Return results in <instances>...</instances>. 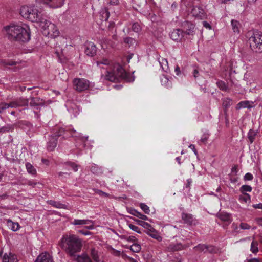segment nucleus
<instances>
[{"instance_id": "864d4df0", "label": "nucleus", "mask_w": 262, "mask_h": 262, "mask_svg": "<svg viewBox=\"0 0 262 262\" xmlns=\"http://www.w3.org/2000/svg\"><path fill=\"white\" fill-rule=\"evenodd\" d=\"M128 226H129V228L130 229H132V230H133V231H135V232H137L138 233H141V231L140 230V228L138 226H135V225H134L133 224H129Z\"/></svg>"}, {"instance_id": "0eeeda50", "label": "nucleus", "mask_w": 262, "mask_h": 262, "mask_svg": "<svg viewBox=\"0 0 262 262\" xmlns=\"http://www.w3.org/2000/svg\"><path fill=\"white\" fill-rule=\"evenodd\" d=\"M73 89L78 92H82L89 90L90 86V81L82 78H75L72 80Z\"/></svg>"}, {"instance_id": "a18cd8bd", "label": "nucleus", "mask_w": 262, "mask_h": 262, "mask_svg": "<svg viewBox=\"0 0 262 262\" xmlns=\"http://www.w3.org/2000/svg\"><path fill=\"white\" fill-rule=\"evenodd\" d=\"M232 103V101L229 98H226L224 100L223 105L225 108H228Z\"/></svg>"}, {"instance_id": "a211bd4d", "label": "nucleus", "mask_w": 262, "mask_h": 262, "mask_svg": "<svg viewBox=\"0 0 262 262\" xmlns=\"http://www.w3.org/2000/svg\"><path fill=\"white\" fill-rule=\"evenodd\" d=\"M182 219L184 222L188 225L195 224L196 220L191 214L182 213Z\"/></svg>"}, {"instance_id": "0e129e2a", "label": "nucleus", "mask_w": 262, "mask_h": 262, "mask_svg": "<svg viewBox=\"0 0 262 262\" xmlns=\"http://www.w3.org/2000/svg\"><path fill=\"white\" fill-rule=\"evenodd\" d=\"M203 25L206 28L211 29V26L210 24L206 21H203Z\"/></svg>"}, {"instance_id": "c9c22d12", "label": "nucleus", "mask_w": 262, "mask_h": 262, "mask_svg": "<svg viewBox=\"0 0 262 262\" xmlns=\"http://www.w3.org/2000/svg\"><path fill=\"white\" fill-rule=\"evenodd\" d=\"M239 200L241 202L247 203L250 200V196L247 193H244L239 196Z\"/></svg>"}, {"instance_id": "bb28decb", "label": "nucleus", "mask_w": 262, "mask_h": 262, "mask_svg": "<svg viewBox=\"0 0 262 262\" xmlns=\"http://www.w3.org/2000/svg\"><path fill=\"white\" fill-rule=\"evenodd\" d=\"M131 214L137 216L143 220H148V218L145 215H144L140 212L137 211L135 209H131L129 212Z\"/></svg>"}, {"instance_id": "f704fd0d", "label": "nucleus", "mask_w": 262, "mask_h": 262, "mask_svg": "<svg viewBox=\"0 0 262 262\" xmlns=\"http://www.w3.org/2000/svg\"><path fill=\"white\" fill-rule=\"evenodd\" d=\"M258 242L257 241H252L251 244L250 250L253 253H257L258 251Z\"/></svg>"}, {"instance_id": "cd10ccee", "label": "nucleus", "mask_w": 262, "mask_h": 262, "mask_svg": "<svg viewBox=\"0 0 262 262\" xmlns=\"http://www.w3.org/2000/svg\"><path fill=\"white\" fill-rule=\"evenodd\" d=\"M91 255L95 262H100V255L98 253V251L95 248H93L91 250Z\"/></svg>"}, {"instance_id": "39448f33", "label": "nucleus", "mask_w": 262, "mask_h": 262, "mask_svg": "<svg viewBox=\"0 0 262 262\" xmlns=\"http://www.w3.org/2000/svg\"><path fill=\"white\" fill-rule=\"evenodd\" d=\"M39 26L42 29V33L46 36L55 38L59 35V32L57 27L48 20L46 16L41 19Z\"/></svg>"}, {"instance_id": "4c0bfd02", "label": "nucleus", "mask_w": 262, "mask_h": 262, "mask_svg": "<svg viewBox=\"0 0 262 262\" xmlns=\"http://www.w3.org/2000/svg\"><path fill=\"white\" fill-rule=\"evenodd\" d=\"M141 247L140 245L137 243H134L130 247V250L134 252L138 253L140 251Z\"/></svg>"}, {"instance_id": "4468645a", "label": "nucleus", "mask_w": 262, "mask_h": 262, "mask_svg": "<svg viewBox=\"0 0 262 262\" xmlns=\"http://www.w3.org/2000/svg\"><path fill=\"white\" fill-rule=\"evenodd\" d=\"M85 53L89 56H94L96 54L97 48L95 45L92 42L85 43Z\"/></svg>"}, {"instance_id": "f3484780", "label": "nucleus", "mask_w": 262, "mask_h": 262, "mask_svg": "<svg viewBox=\"0 0 262 262\" xmlns=\"http://www.w3.org/2000/svg\"><path fill=\"white\" fill-rule=\"evenodd\" d=\"M193 16L199 19H202L205 18L204 10L200 7H194L191 12Z\"/></svg>"}, {"instance_id": "ea45409f", "label": "nucleus", "mask_w": 262, "mask_h": 262, "mask_svg": "<svg viewBox=\"0 0 262 262\" xmlns=\"http://www.w3.org/2000/svg\"><path fill=\"white\" fill-rule=\"evenodd\" d=\"M239 190L242 193H246V192H251L252 187L249 185H244L241 186Z\"/></svg>"}, {"instance_id": "6e6552de", "label": "nucleus", "mask_w": 262, "mask_h": 262, "mask_svg": "<svg viewBox=\"0 0 262 262\" xmlns=\"http://www.w3.org/2000/svg\"><path fill=\"white\" fill-rule=\"evenodd\" d=\"M65 131L64 128H61L54 135L50 136L47 145V149L49 151H51L54 150L57 144L58 138L62 136Z\"/></svg>"}, {"instance_id": "6ab92c4d", "label": "nucleus", "mask_w": 262, "mask_h": 262, "mask_svg": "<svg viewBox=\"0 0 262 262\" xmlns=\"http://www.w3.org/2000/svg\"><path fill=\"white\" fill-rule=\"evenodd\" d=\"M35 262H53V259L49 253L44 252L37 257Z\"/></svg>"}, {"instance_id": "7c9ffc66", "label": "nucleus", "mask_w": 262, "mask_h": 262, "mask_svg": "<svg viewBox=\"0 0 262 262\" xmlns=\"http://www.w3.org/2000/svg\"><path fill=\"white\" fill-rule=\"evenodd\" d=\"M49 204L52 206H54L57 208H63L65 209L67 208V205L65 204H63L59 202H57L53 200H50L49 201Z\"/></svg>"}, {"instance_id": "052dcab7", "label": "nucleus", "mask_w": 262, "mask_h": 262, "mask_svg": "<svg viewBox=\"0 0 262 262\" xmlns=\"http://www.w3.org/2000/svg\"><path fill=\"white\" fill-rule=\"evenodd\" d=\"M208 136L207 135H204L201 138L200 141L203 143H205L208 140Z\"/></svg>"}, {"instance_id": "20e7f679", "label": "nucleus", "mask_w": 262, "mask_h": 262, "mask_svg": "<svg viewBox=\"0 0 262 262\" xmlns=\"http://www.w3.org/2000/svg\"><path fill=\"white\" fill-rule=\"evenodd\" d=\"M20 14L24 18L38 24L41 19L45 16L41 15L40 12L34 6H24L20 8Z\"/></svg>"}, {"instance_id": "3c124183", "label": "nucleus", "mask_w": 262, "mask_h": 262, "mask_svg": "<svg viewBox=\"0 0 262 262\" xmlns=\"http://www.w3.org/2000/svg\"><path fill=\"white\" fill-rule=\"evenodd\" d=\"M102 19L107 20L109 17L110 13L107 9H105L102 12Z\"/></svg>"}, {"instance_id": "9b49d317", "label": "nucleus", "mask_w": 262, "mask_h": 262, "mask_svg": "<svg viewBox=\"0 0 262 262\" xmlns=\"http://www.w3.org/2000/svg\"><path fill=\"white\" fill-rule=\"evenodd\" d=\"M188 247V245H183L181 243H171L166 247L165 251L169 252H173L184 249Z\"/></svg>"}, {"instance_id": "423d86ee", "label": "nucleus", "mask_w": 262, "mask_h": 262, "mask_svg": "<svg viewBox=\"0 0 262 262\" xmlns=\"http://www.w3.org/2000/svg\"><path fill=\"white\" fill-rule=\"evenodd\" d=\"M250 47L253 52L262 53V32L255 31L249 38Z\"/></svg>"}, {"instance_id": "72a5a7b5", "label": "nucleus", "mask_w": 262, "mask_h": 262, "mask_svg": "<svg viewBox=\"0 0 262 262\" xmlns=\"http://www.w3.org/2000/svg\"><path fill=\"white\" fill-rule=\"evenodd\" d=\"M231 26L232 30L235 33H239V28L240 26V24L238 21L232 20Z\"/></svg>"}, {"instance_id": "f8f14e48", "label": "nucleus", "mask_w": 262, "mask_h": 262, "mask_svg": "<svg viewBox=\"0 0 262 262\" xmlns=\"http://www.w3.org/2000/svg\"><path fill=\"white\" fill-rule=\"evenodd\" d=\"M42 3L52 8H58L62 7L65 0H41Z\"/></svg>"}, {"instance_id": "4be33fe9", "label": "nucleus", "mask_w": 262, "mask_h": 262, "mask_svg": "<svg viewBox=\"0 0 262 262\" xmlns=\"http://www.w3.org/2000/svg\"><path fill=\"white\" fill-rule=\"evenodd\" d=\"M16 259V255L11 253H9V254L5 253L2 258L3 262H15Z\"/></svg>"}, {"instance_id": "8fccbe9b", "label": "nucleus", "mask_w": 262, "mask_h": 262, "mask_svg": "<svg viewBox=\"0 0 262 262\" xmlns=\"http://www.w3.org/2000/svg\"><path fill=\"white\" fill-rule=\"evenodd\" d=\"M132 30L135 32H139L141 31V28L138 23H135L132 25Z\"/></svg>"}, {"instance_id": "680f3d73", "label": "nucleus", "mask_w": 262, "mask_h": 262, "mask_svg": "<svg viewBox=\"0 0 262 262\" xmlns=\"http://www.w3.org/2000/svg\"><path fill=\"white\" fill-rule=\"evenodd\" d=\"M252 207L255 209H262V203H259L256 204H254L252 205Z\"/></svg>"}, {"instance_id": "aec40b11", "label": "nucleus", "mask_w": 262, "mask_h": 262, "mask_svg": "<svg viewBox=\"0 0 262 262\" xmlns=\"http://www.w3.org/2000/svg\"><path fill=\"white\" fill-rule=\"evenodd\" d=\"M255 106L254 102L252 101L245 100L239 102L236 105V108L237 110L242 108H251Z\"/></svg>"}, {"instance_id": "dca6fc26", "label": "nucleus", "mask_w": 262, "mask_h": 262, "mask_svg": "<svg viewBox=\"0 0 262 262\" xmlns=\"http://www.w3.org/2000/svg\"><path fill=\"white\" fill-rule=\"evenodd\" d=\"M30 100L29 104L30 106L37 109L38 107L43 106L45 104V101L39 97H31L30 98Z\"/></svg>"}, {"instance_id": "5701e85b", "label": "nucleus", "mask_w": 262, "mask_h": 262, "mask_svg": "<svg viewBox=\"0 0 262 262\" xmlns=\"http://www.w3.org/2000/svg\"><path fill=\"white\" fill-rule=\"evenodd\" d=\"M161 82L162 85L167 88V89L171 88L172 86V83L170 80H169L168 77L165 75H163L161 78Z\"/></svg>"}, {"instance_id": "9d476101", "label": "nucleus", "mask_w": 262, "mask_h": 262, "mask_svg": "<svg viewBox=\"0 0 262 262\" xmlns=\"http://www.w3.org/2000/svg\"><path fill=\"white\" fill-rule=\"evenodd\" d=\"M29 99L22 97L18 98L11 102V107L15 108L17 107L27 106L29 103Z\"/></svg>"}, {"instance_id": "09e8293b", "label": "nucleus", "mask_w": 262, "mask_h": 262, "mask_svg": "<svg viewBox=\"0 0 262 262\" xmlns=\"http://www.w3.org/2000/svg\"><path fill=\"white\" fill-rule=\"evenodd\" d=\"M124 42L130 47L135 43V40L130 37H127L124 39Z\"/></svg>"}, {"instance_id": "13d9d810", "label": "nucleus", "mask_w": 262, "mask_h": 262, "mask_svg": "<svg viewBox=\"0 0 262 262\" xmlns=\"http://www.w3.org/2000/svg\"><path fill=\"white\" fill-rule=\"evenodd\" d=\"M253 179V175L250 173H247L245 176H244V180H248V181H250V180H252V179Z\"/></svg>"}, {"instance_id": "ddd939ff", "label": "nucleus", "mask_w": 262, "mask_h": 262, "mask_svg": "<svg viewBox=\"0 0 262 262\" xmlns=\"http://www.w3.org/2000/svg\"><path fill=\"white\" fill-rule=\"evenodd\" d=\"M183 27L186 30L184 32V35L185 34L188 35H193L195 33V25L188 21H184L183 23Z\"/></svg>"}, {"instance_id": "e2e57ef3", "label": "nucleus", "mask_w": 262, "mask_h": 262, "mask_svg": "<svg viewBox=\"0 0 262 262\" xmlns=\"http://www.w3.org/2000/svg\"><path fill=\"white\" fill-rule=\"evenodd\" d=\"M78 232L84 235H91V232H90L89 231H84L83 230H79Z\"/></svg>"}, {"instance_id": "bf43d9fd", "label": "nucleus", "mask_w": 262, "mask_h": 262, "mask_svg": "<svg viewBox=\"0 0 262 262\" xmlns=\"http://www.w3.org/2000/svg\"><path fill=\"white\" fill-rule=\"evenodd\" d=\"M112 250H113L112 254L116 256H119L120 255L121 252L120 251L115 250L114 249H112Z\"/></svg>"}, {"instance_id": "2eb2a0df", "label": "nucleus", "mask_w": 262, "mask_h": 262, "mask_svg": "<svg viewBox=\"0 0 262 262\" xmlns=\"http://www.w3.org/2000/svg\"><path fill=\"white\" fill-rule=\"evenodd\" d=\"M184 36V31L180 29H174L170 33V38L174 41H180Z\"/></svg>"}, {"instance_id": "69168bd1", "label": "nucleus", "mask_w": 262, "mask_h": 262, "mask_svg": "<svg viewBox=\"0 0 262 262\" xmlns=\"http://www.w3.org/2000/svg\"><path fill=\"white\" fill-rule=\"evenodd\" d=\"M189 147L193 150V151L194 152L195 155H197V151L195 148L194 145L191 144L189 145Z\"/></svg>"}, {"instance_id": "a878e982", "label": "nucleus", "mask_w": 262, "mask_h": 262, "mask_svg": "<svg viewBox=\"0 0 262 262\" xmlns=\"http://www.w3.org/2000/svg\"><path fill=\"white\" fill-rule=\"evenodd\" d=\"M7 224L9 228L14 231H17L19 228V224L18 223L13 222L11 220H7Z\"/></svg>"}, {"instance_id": "58836bf2", "label": "nucleus", "mask_w": 262, "mask_h": 262, "mask_svg": "<svg viewBox=\"0 0 262 262\" xmlns=\"http://www.w3.org/2000/svg\"><path fill=\"white\" fill-rule=\"evenodd\" d=\"M136 221L138 223L139 225L142 226L144 228L146 229L147 231L149 230L152 227L151 225H150L149 223L147 222L137 220Z\"/></svg>"}, {"instance_id": "79ce46f5", "label": "nucleus", "mask_w": 262, "mask_h": 262, "mask_svg": "<svg viewBox=\"0 0 262 262\" xmlns=\"http://www.w3.org/2000/svg\"><path fill=\"white\" fill-rule=\"evenodd\" d=\"M207 253H215L217 251V248L210 245H207Z\"/></svg>"}, {"instance_id": "774afa93", "label": "nucleus", "mask_w": 262, "mask_h": 262, "mask_svg": "<svg viewBox=\"0 0 262 262\" xmlns=\"http://www.w3.org/2000/svg\"><path fill=\"white\" fill-rule=\"evenodd\" d=\"M247 262H259V261L258 259L256 258H251V259L248 260Z\"/></svg>"}, {"instance_id": "412c9836", "label": "nucleus", "mask_w": 262, "mask_h": 262, "mask_svg": "<svg viewBox=\"0 0 262 262\" xmlns=\"http://www.w3.org/2000/svg\"><path fill=\"white\" fill-rule=\"evenodd\" d=\"M146 233L152 238L157 239L158 241H161L162 237L159 233L152 227L149 230L147 231Z\"/></svg>"}, {"instance_id": "a19ab883", "label": "nucleus", "mask_w": 262, "mask_h": 262, "mask_svg": "<svg viewBox=\"0 0 262 262\" xmlns=\"http://www.w3.org/2000/svg\"><path fill=\"white\" fill-rule=\"evenodd\" d=\"M256 133L253 130H250L248 134V138L251 143H253L255 139V137L256 136Z\"/></svg>"}, {"instance_id": "603ef678", "label": "nucleus", "mask_w": 262, "mask_h": 262, "mask_svg": "<svg viewBox=\"0 0 262 262\" xmlns=\"http://www.w3.org/2000/svg\"><path fill=\"white\" fill-rule=\"evenodd\" d=\"M121 238L124 239L129 242H135L137 240V239L134 236H123V237H122Z\"/></svg>"}, {"instance_id": "e433bc0d", "label": "nucleus", "mask_w": 262, "mask_h": 262, "mask_svg": "<svg viewBox=\"0 0 262 262\" xmlns=\"http://www.w3.org/2000/svg\"><path fill=\"white\" fill-rule=\"evenodd\" d=\"M216 85L221 90L226 91L228 90V86L224 81L220 80L216 82Z\"/></svg>"}, {"instance_id": "7ed1b4c3", "label": "nucleus", "mask_w": 262, "mask_h": 262, "mask_svg": "<svg viewBox=\"0 0 262 262\" xmlns=\"http://www.w3.org/2000/svg\"><path fill=\"white\" fill-rule=\"evenodd\" d=\"M60 246L70 256H73L80 251L82 243L78 236L73 234L66 235L61 239Z\"/></svg>"}, {"instance_id": "338daca9", "label": "nucleus", "mask_w": 262, "mask_h": 262, "mask_svg": "<svg viewBox=\"0 0 262 262\" xmlns=\"http://www.w3.org/2000/svg\"><path fill=\"white\" fill-rule=\"evenodd\" d=\"M255 221L259 226H262V217L256 218Z\"/></svg>"}, {"instance_id": "c85d7f7f", "label": "nucleus", "mask_w": 262, "mask_h": 262, "mask_svg": "<svg viewBox=\"0 0 262 262\" xmlns=\"http://www.w3.org/2000/svg\"><path fill=\"white\" fill-rule=\"evenodd\" d=\"M27 172L33 176L36 174V170L34 167L29 162H27L25 164Z\"/></svg>"}, {"instance_id": "2f4dec72", "label": "nucleus", "mask_w": 262, "mask_h": 262, "mask_svg": "<svg viewBox=\"0 0 262 262\" xmlns=\"http://www.w3.org/2000/svg\"><path fill=\"white\" fill-rule=\"evenodd\" d=\"M193 249L199 252H203L207 253V245L203 244H199L193 248Z\"/></svg>"}, {"instance_id": "c03bdc74", "label": "nucleus", "mask_w": 262, "mask_h": 262, "mask_svg": "<svg viewBox=\"0 0 262 262\" xmlns=\"http://www.w3.org/2000/svg\"><path fill=\"white\" fill-rule=\"evenodd\" d=\"M13 129V127L12 125H8L6 126H3L0 128V133H4L6 132H8L10 130H11Z\"/></svg>"}, {"instance_id": "393cba45", "label": "nucleus", "mask_w": 262, "mask_h": 262, "mask_svg": "<svg viewBox=\"0 0 262 262\" xmlns=\"http://www.w3.org/2000/svg\"><path fill=\"white\" fill-rule=\"evenodd\" d=\"M77 262H92L90 256L86 254H82L78 255L76 258Z\"/></svg>"}, {"instance_id": "1a4fd4ad", "label": "nucleus", "mask_w": 262, "mask_h": 262, "mask_svg": "<svg viewBox=\"0 0 262 262\" xmlns=\"http://www.w3.org/2000/svg\"><path fill=\"white\" fill-rule=\"evenodd\" d=\"M71 223L74 225H87L88 226H85V228L89 230H92L94 228V222L90 220L74 219Z\"/></svg>"}, {"instance_id": "37998d69", "label": "nucleus", "mask_w": 262, "mask_h": 262, "mask_svg": "<svg viewBox=\"0 0 262 262\" xmlns=\"http://www.w3.org/2000/svg\"><path fill=\"white\" fill-rule=\"evenodd\" d=\"M9 107H11V102L9 103H0V114Z\"/></svg>"}, {"instance_id": "f257e3e1", "label": "nucleus", "mask_w": 262, "mask_h": 262, "mask_svg": "<svg viewBox=\"0 0 262 262\" xmlns=\"http://www.w3.org/2000/svg\"><path fill=\"white\" fill-rule=\"evenodd\" d=\"M96 63L100 68L106 70L104 73L102 72L101 78L103 80L111 82L117 81L119 78L124 79L129 82L134 80L120 64H113L111 60L107 58L100 59L96 61Z\"/></svg>"}, {"instance_id": "473e14b6", "label": "nucleus", "mask_w": 262, "mask_h": 262, "mask_svg": "<svg viewBox=\"0 0 262 262\" xmlns=\"http://www.w3.org/2000/svg\"><path fill=\"white\" fill-rule=\"evenodd\" d=\"M219 217L225 222H231L230 215L227 213H221L219 214Z\"/></svg>"}, {"instance_id": "4d7b16f0", "label": "nucleus", "mask_w": 262, "mask_h": 262, "mask_svg": "<svg viewBox=\"0 0 262 262\" xmlns=\"http://www.w3.org/2000/svg\"><path fill=\"white\" fill-rule=\"evenodd\" d=\"M24 184L31 186L32 187H35V185H36V183L33 180H28L24 183Z\"/></svg>"}, {"instance_id": "b1692460", "label": "nucleus", "mask_w": 262, "mask_h": 262, "mask_svg": "<svg viewBox=\"0 0 262 262\" xmlns=\"http://www.w3.org/2000/svg\"><path fill=\"white\" fill-rule=\"evenodd\" d=\"M159 62L162 70L167 73L169 70L167 60L165 58H161L159 59Z\"/></svg>"}, {"instance_id": "c756f323", "label": "nucleus", "mask_w": 262, "mask_h": 262, "mask_svg": "<svg viewBox=\"0 0 262 262\" xmlns=\"http://www.w3.org/2000/svg\"><path fill=\"white\" fill-rule=\"evenodd\" d=\"M67 131H69L71 134L72 136L77 137V136L74 135V134H76V130L73 128H69ZM77 137L79 138L82 142H85L88 139V136H82L80 134H78Z\"/></svg>"}, {"instance_id": "de8ad7c7", "label": "nucleus", "mask_w": 262, "mask_h": 262, "mask_svg": "<svg viewBox=\"0 0 262 262\" xmlns=\"http://www.w3.org/2000/svg\"><path fill=\"white\" fill-rule=\"evenodd\" d=\"M140 207L146 214H149L150 209L149 207L147 205L144 203H140Z\"/></svg>"}, {"instance_id": "6e6d98bb", "label": "nucleus", "mask_w": 262, "mask_h": 262, "mask_svg": "<svg viewBox=\"0 0 262 262\" xmlns=\"http://www.w3.org/2000/svg\"><path fill=\"white\" fill-rule=\"evenodd\" d=\"M68 165L72 168L74 171H77L78 170V165L73 163V162H69Z\"/></svg>"}, {"instance_id": "f03ea898", "label": "nucleus", "mask_w": 262, "mask_h": 262, "mask_svg": "<svg viewBox=\"0 0 262 262\" xmlns=\"http://www.w3.org/2000/svg\"><path fill=\"white\" fill-rule=\"evenodd\" d=\"M3 32L10 40L25 42L30 39V28L26 24L7 26L4 28Z\"/></svg>"}, {"instance_id": "49530a36", "label": "nucleus", "mask_w": 262, "mask_h": 262, "mask_svg": "<svg viewBox=\"0 0 262 262\" xmlns=\"http://www.w3.org/2000/svg\"><path fill=\"white\" fill-rule=\"evenodd\" d=\"M90 170L95 174H98L101 172V169L96 165H92L90 168Z\"/></svg>"}, {"instance_id": "5fc2aeb1", "label": "nucleus", "mask_w": 262, "mask_h": 262, "mask_svg": "<svg viewBox=\"0 0 262 262\" xmlns=\"http://www.w3.org/2000/svg\"><path fill=\"white\" fill-rule=\"evenodd\" d=\"M239 227L243 230H248L250 229L251 226L247 223L242 222L239 225Z\"/></svg>"}]
</instances>
